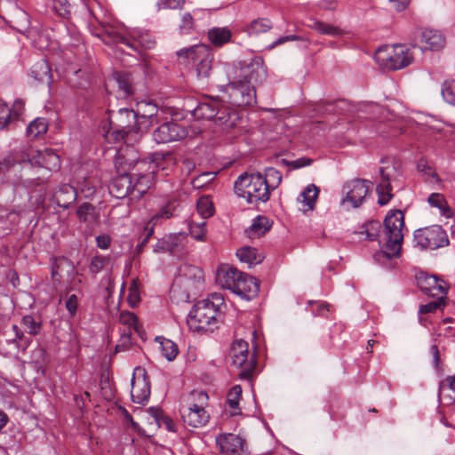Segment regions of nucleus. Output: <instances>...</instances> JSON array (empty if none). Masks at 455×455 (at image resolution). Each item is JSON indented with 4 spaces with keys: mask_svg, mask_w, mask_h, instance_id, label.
I'll return each instance as SVG.
<instances>
[{
    "mask_svg": "<svg viewBox=\"0 0 455 455\" xmlns=\"http://www.w3.org/2000/svg\"><path fill=\"white\" fill-rule=\"evenodd\" d=\"M148 130V125L143 126L135 111L124 108L108 112V127L104 136L109 143L123 141L128 145L139 141L141 134Z\"/></svg>",
    "mask_w": 455,
    "mask_h": 455,
    "instance_id": "nucleus-1",
    "label": "nucleus"
},
{
    "mask_svg": "<svg viewBox=\"0 0 455 455\" xmlns=\"http://www.w3.org/2000/svg\"><path fill=\"white\" fill-rule=\"evenodd\" d=\"M224 298L212 293L207 299L197 301L187 318L188 328L195 332L213 331L220 317Z\"/></svg>",
    "mask_w": 455,
    "mask_h": 455,
    "instance_id": "nucleus-2",
    "label": "nucleus"
},
{
    "mask_svg": "<svg viewBox=\"0 0 455 455\" xmlns=\"http://www.w3.org/2000/svg\"><path fill=\"white\" fill-rule=\"evenodd\" d=\"M99 24L100 28L96 35L105 44H122L139 53L141 50L152 49L156 44L154 36L148 31L136 28L124 35L116 25L105 21H100Z\"/></svg>",
    "mask_w": 455,
    "mask_h": 455,
    "instance_id": "nucleus-3",
    "label": "nucleus"
},
{
    "mask_svg": "<svg viewBox=\"0 0 455 455\" xmlns=\"http://www.w3.org/2000/svg\"><path fill=\"white\" fill-rule=\"evenodd\" d=\"M404 215L402 211H390L384 220V230L379 241L381 251L377 257L399 258L403 240Z\"/></svg>",
    "mask_w": 455,
    "mask_h": 455,
    "instance_id": "nucleus-4",
    "label": "nucleus"
},
{
    "mask_svg": "<svg viewBox=\"0 0 455 455\" xmlns=\"http://www.w3.org/2000/svg\"><path fill=\"white\" fill-rule=\"evenodd\" d=\"M192 116L196 119L212 120L217 125L233 128L239 121L235 110L230 109L220 103L217 99L208 98L201 101L191 110Z\"/></svg>",
    "mask_w": 455,
    "mask_h": 455,
    "instance_id": "nucleus-5",
    "label": "nucleus"
},
{
    "mask_svg": "<svg viewBox=\"0 0 455 455\" xmlns=\"http://www.w3.org/2000/svg\"><path fill=\"white\" fill-rule=\"evenodd\" d=\"M234 190L237 196L244 198L248 204L266 203L270 197L268 187L259 172L239 175L234 183Z\"/></svg>",
    "mask_w": 455,
    "mask_h": 455,
    "instance_id": "nucleus-6",
    "label": "nucleus"
},
{
    "mask_svg": "<svg viewBox=\"0 0 455 455\" xmlns=\"http://www.w3.org/2000/svg\"><path fill=\"white\" fill-rule=\"evenodd\" d=\"M228 84L222 85L220 91L228 95V102L237 107L250 106L256 101V91L248 81L237 75H230Z\"/></svg>",
    "mask_w": 455,
    "mask_h": 455,
    "instance_id": "nucleus-7",
    "label": "nucleus"
},
{
    "mask_svg": "<svg viewBox=\"0 0 455 455\" xmlns=\"http://www.w3.org/2000/svg\"><path fill=\"white\" fill-rule=\"evenodd\" d=\"M230 356L232 365L239 369L238 376L242 379H251L257 366L255 354L249 353V345L243 339H237L233 342Z\"/></svg>",
    "mask_w": 455,
    "mask_h": 455,
    "instance_id": "nucleus-8",
    "label": "nucleus"
},
{
    "mask_svg": "<svg viewBox=\"0 0 455 455\" xmlns=\"http://www.w3.org/2000/svg\"><path fill=\"white\" fill-rule=\"evenodd\" d=\"M179 58L191 60L196 65V76L199 79H206L212 69V53L205 44H196L188 48H183L177 52Z\"/></svg>",
    "mask_w": 455,
    "mask_h": 455,
    "instance_id": "nucleus-9",
    "label": "nucleus"
},
{
    "mask_svg": "<svg viewBox=\"0 0 455 455\" xmlns=\"http://www.w3.org/2000/svg\"><path fill=\"white\" fill-rule=\"evenodd\" d=\"M375 59L390 70H399L406 68L413 61V55L408 47L397 44L379 49Z\"/></svg>",
    "mask_w": 455,
    "mask_h": 455,
    "instance_id": "nucleus-10",
    "label": "nucleus"
},
{
    "mask_svg": "<svg viewBox=\"0 0 455 455\" xmlns=\"http://www.w3.org/2000/svg\"><path fill=\"white\" fill-rule=\"evenodd\" d=\"M228 76L237 75L243 81H248L250 84L262 83L267 76V67L261 56H254L249 62H240V66H232L227 68Z\"/></svg>",
    "mask_w": 455,
    "mask_h": 455,
    "instance_id": "nucleus-11",
    "label": "nucleus"
},
{
    "mask_svg": "<svg viewBox=\"0 0 455 455\" xmlns=\"http://www.w3.org/2000/svg\"><path fill=\"white\" fill-rule=\"evenodd\" d=\"M413 242L421 249L435 250L449 244L445 230L439 225L417 229Z\"/></svg>",
    "mask_w": 455,
    "mask_h": 455,
    "instance_id": "nucleus-12",
    "label": "nucleus"
},
{
    "mask_svg": "<svg viewBox=\"0 0 455 455\" xmlns=\"http://www.w3.org/2000/svg\"><path fill=\"white\" fill-rule=\"evenodd\" d=\"M197 395L201 404L191 403L188 407H183L181 417L185 424L192 427H202L205 426L210 419L209 413L204 408V403L208 400V395L205 392H193L192 395Z\"/></svg>",
    "mask_w": 455,
    "mask_h": 455,
    "instance_id": "nucleus-13",
    "label": "nucleus"
},
{
    "mask_svg": "<svg viewBox=\"0 0 455 455\" xmlns=\"http://www.w3.org/2000/svg\"><path fill=\"white\" fill-rule=\"evenodd\" d=\"M180 271L178 282L185 289L186 299H188L191 295H196L204 286L203 270L196 266L183 265Z\"/></svg>",
    "mask_w": 455,
    "mask_h": 455,
    "instance_id": "nucleus-14",
    "label": "nucleus"
},
{
    "mask_svg": "<svg viewBox=\"0 0 455 455\" xmlns=\"http://www.w3.org/2000/svg\"><path fill=\"white\" fill-rule=\"evenodd\" d=\"M371 186L372 183L367 180L355 179L347 182L343 188L346 197L342 202H348L355 208L359 207L371 192Z\"/></svg>",
    "mask_w": 455,
    "mask_h": 455,
    "instance_id": "nucleus-15",
    "label": "nucleus"
},
{
    "mask_svg": "<svg viewBox=\"0 0 455 455\" xmlns=\"http://www.w3.org/2000/svg\"><path fill=\"white\" fill-rule=\"evenodd\" d=\"M150 382L145 369L137 367L132 378L131 397L133 403H145L150 396Z\"/></svg>",
    "mask_w": 455,
    "mask_h": 455,
    "instance_id": "nucleus-16",
    "label": "nucleus"
},
{
    "mask_svg": "<svg viewBox=\"0 0 455 455\" xmlns=\"http://www.w3.org/2000/svg\"><path fill=\"white\" fill-rule=\"evenodd\" d=\"M187 136V129L175 122L164 123L153 132V140L158 144L180 140Z\"/></svg>",
    "mask_w": 455,
    "mask_h": 455,
    "instance_id": "nucleus-17",
    "label": "nucleus"
},
{
    "mask_svg": "<svg viewBox=\"0 0 455 455\" xmlns=\"http://www.w3.org/2000/svg\"><path fill=\"white\" fill-rule=\"evenodd\" d=\"M419 290L429 297L446 298L448 287L443 280H439L434 275L421 273L417 276Z\"/></svg>",
    "mask_w": 455,
    "mask_h": 455,
    "instance_id": "nucleus-18",
    "label": "nucleus"
},
{
    "mask_svg": "<svg viewBox=\"0 0 455 455\" xmlns=\"http://www.w3.org/2000/svg\"><path fill=\"white\" fill-rule=\"evenodd\" d=\"M220 451L224 455H243L245 441L234 434L220 435L216 438Z\"/></svg>",
    "mask_w": 455,
    "mask_h": 455,
    "instance_id": "nucleus-19",
    "label": "nucleus"
},
{
    "mask_svg": "<svg viewBox=\"0 0 455 455\" xmlns=\"http://www.w3.org/2000/svg\"><path fill=\"white\" fill-rule=\"evenodd\" d=\"M109 194L117 199L124 198L128 196L132 199V177L129 173H119L113 178L108 186Z\"/></svg>",
    "mask_w": 455,
    "mask_h": 455,
    "instance_id": "nucleus-20",
    "label": "nucleus"
},
{
    "mask_svg": "<svg viewBox=\"0 0 455 455\" xmlns=\"http://www.w3.org/2000/svg\"><path fill=\"white\" fill-rule=\"evenodd\" d=\"M259 291V283L257 279L251 275L243 273L241 278L236 280L232 291L241 298L251 300L254 299Z\"/></svg>",
    "mask_w": 455,
    "mask_h": 455,
    "instance_id": "nucleus-21",
    "label": "nucleus"
},
{
    "mask_svg": "<svg viewBox=\"0 0 455 455\" xmlns=\"http://www.w3.org/2000/svg\"><path fill=\"white\" fill-rule=\"evenodd\" d=\"M380 180L379 181L376 191L379 196L378 204L379 205L387 204L393 197L392 187L390 183L391 173L388 172V167L379 168Z\"/></svg>",
    "mask_w": 455,
    "mask_h": 455,
    "instance_id": "nucleus-22",
    "label": "nucleus"
},
{
    "mask_svg": "<svg viewBox=\"0 0 455 455\" xmlns=\"http://www.w3.org/2000/svg\"><path fill=\"white\" fill-rule=\"evenodd\" d=\"M77 198L76 188L68 184H63L59 187L53 195L55 204L63 209H68Z\"/></svg>",
    "mask_w": 455,
    "mask_h": 455,
    "instance_id": "nucleus-23",
    "label": "nucleus"
},
{
    "mask_svg": "<svg viewBox=\"0 0 455 455\" xmlns=\"http://www.w3.org/2000/svg\"><path fill=\"white\" fill-rule=\"evenodd\" d=\"M420 42L425 44L424 47L431 51H438L445 44V36L443 34L435 29L425 28L421 31Z\"/></svg>",
    "mask_w": 455,
    "mask_h": 455,
    "instance_id": "nucleus-24",
    "label": "nucleus"
},
{
    "mask_svg": "<svg viewBox=\"0 0 455 455\" xmlns=\"http://www.w3.org/2000/svg\"><path fill=\"white\" fill-rule=\"evenodd\" d=\"M242 275L243 272L238 271L235 267L224 266L218 269L217 279L222 287L232 291L236 280H239Z\"/></svg>",
    "mask_w": 455,
    "mask_h": 455,
    "instance_id": "nucleus-25",
    "label": "nucleus"
},
{
    "mask_svg": "<svg viewBox=\"0 0 455 455\" xmlns=\"http://www.w3.org/2000/svg\"><path fill=\"white\" fill-rule=\"evenodd\" d=\"M137 176L136 181H132V199L139 200L148 192L153 184V172L144 174H133Z\"/></svg>",
    "mask_w": 455,
    "mask_h": 455,
    "instance_id": "nucleus-26",
    "label": "nucleus"
},
{
    "mask_svg": "<svg viewBox=\"0 0 455 455\" xmlns=\"http://www.w3.org/2000/svg\"><path fill=\"white\" fill-rule=\"evenodd\" d=\"M236 256L240 261L248 264L249 267L261 263L265 259L263 252H260L257 248L251 246H244L238 249Z\"/></svg>",
    "mask_w": 455,
    "mask_h": 455,
    "instance_id": "nucleus-27",
    "label": "nucleus"
},
{
    "mask_svg": "<svg viewBox=\"0 0 455 455\" xmlns=\"http://www.w3.org/2000/svg\"><path fill=\"white\" fill-rule=\"evenodd\" d=\"M164 236L169 253L176 255L183 251L187 241V234L185 232L172 233Z\"/></svg>",
    "mask_w": 455,
    "mask_h": 455,
    "instance_id": "nucleus-28",
    "label": "nucleus"
},
{
    "mask_svg": "<svg viewBox=\"0 0 455 455\" xmlns=\"http://www.w3.org/2000/svg\"><path fill=\"white\" fill-rule=\"evenodd\" d=\"M180 204L176 200L168 201L154 216L149 224L156 225L159 220H168L178 214Z\"/></svg>",
    "mask_w": 455,
    "mask_h": 455,
    "instance_id": "nucleus-29",
    "label": "nucleus"
},
{
    "mask_svg": "<svg viewBox=\"0 0 455 455\" xmlns=\"http://www.w3.org/2000/svg\"><path fill=\"white\" fill-rule=\"evenodd\" d=\"M270 228L269 220L266 216L259 215L252 220L251 225L245 230V233L250 238H252L264 235Z\"/></svg>",
    "mask_w": 455,
    "mask_h": 455,
    "instance_id": "nucleus-30",
    "label": "nucleus"
},
{
    "mask_svg": "<svg viewBox=\"0 0 455 455\" xmlns=\"http://www.w3.org/2000/svg\"><path fill=\"white\" fill-rule=\"evenodd\" d=\"M30 74L39 82L50 84L52 81L51 68L44 59L39 60L32 66Z\"/></svg>",
    "mask_w": 455,
    "mask_h": 455,
    "instance_id": "nucleus-31",
    "label": "nucleus"
},
{
    "mask_svg": "<svg viewBox=\"0 0 455 455\" xmlns=\"http://www.w3.org/2000/svg\"><path fill=\"white\" fill-rule=\"evenodd\" d=\"M39 158L42 167L49 171L56 172L60 167V156L52 149L45 148L43 152H40Z\"/></svg>",
    "mask_w": 455,
    "mask_h": 455,
    "instance_id": "nucleus-32",
    "label": "nucleus"
},
{
    "mask_svg": "<svg viewBox=\"0 0 455 455\" xmlns=\"http://www.w3.org/2000/svg\"><path fill=\"white\" fill-rule=\"evenodd\" d=\"M76 216L81 222L92 225L98 220L99 214L90 203H83L76 210Z\"/></svg>",
    "mask_w": 455,
    "mask_h": 455,
    "instance_id": "nucleus-33",
    "label": "nucleus"
},
{
    "mask_svg": "<svg viewBox=\"0 0 455 455\" xmlns=\"http://www.w3.org/2000/svg\"><path fill=\"white\" fill-rule=\"evenodd\" d=\"M138 112L140 121L143 122V126L148 125V128L153 124L156 120L157 108L151 103H141L139 107Z\"/></svg>",
    "mask_w": 455,
    "mask_h": 455,
    "instance_id": "nucleus-34",
    "label": "nucleus"
},
{
    "mask_svg": "<svg viewBox=\"0 0 455 455\" xmlns=\"http://www.w3.org/2000/svg\"><path fill=\"white\" fill-rule=\"evenodd\" d=\"M72 262L65 257L56 258L52 265V278L54 283H60L61 282V272L64 269L73 270Z\"/></svg>",
    "mask_w": 455,
    "mask_h": 455,
    "instance_id": "nucleus-35",
    "label": "nucleus"
},
{
    "mask_svg": "<svg viewBox=\"0 0 455 455\" xmlns=\"http://www.w3.org/2000/svg\"><path fill=\"white\" fill-rule=\"evenodd\" d=\"M129 153H132V150H128L126 154L119 153L115 159V167L118 173H124L125 168V173L136 165L145 164L143 161L135 159H129L127 156Z\"/></svg>",
    "mask_w": 455,
    "mask_h": 455,
    "instance_id": "nucleus-36",
    "label": "nucleus"
},
{
    "mask_svg": "<svg viewBox=\"0 0 455 455\" xmlns=\"http://www.w3.org/2000/svg\"><path fill=\"white\" fill-rule=\"evenodd\" d=\"M231 36L232 33L227 28H213L208 32V38L215 46H222L230 41Z\"/></svg>",
    "mask_w": 455,
    "mask_h": 455,
    "instance_id": "nucleus-37",
    "label": "nucleus"
},
{
    "mask_svg": "<svg viewBox=\"0 0 455 455\" xmlns=\"http://www.w3.org/2000/svg\"><path fill=\"white\" fill-rule=\"evenodd\" d=\"M273 27V23L267 18H258L250 22L246 26L245 31L250 35L258 36L262 33H267Z\"/></svg>",
    "mask_w": 455,
    "mask_h": 455,
    "instance_id": "nucleus-38",
    "label": "nucleus"
},
{
    "mask_svg": "<svg viewBox=\"0 0 455 455\" xmlns=\"http://www.w3.org/2000/svg\"><path fill=\"white\" fill-rule=\"evenodd\" d=\"M156 341L160 344L162 355L168 361H172L179 354L178 345L171 339L156 337Z\"/></svg>",
    "mask_w": 455,
    "mask_h": 455,
    "instance_id": "nucleus-39",
    "label": "nucleus"
},
{
    "mask_svg": "<svg viewBox=\"0 0 455 455\" xmlns=\"http://www.w3.org/2000/svg\"><path fill=\"white\" fill-rule=\"evenodd\" d=\"M427 202L431 206L438 208L440 210L441 214L445 216L446 218H450L451 216V209L449 207L448 203L443 195L439 193H432L428 196Z\"/></svg>",
    "mask_w": 455,
    "mask_h": 455,
    "instance_id": "nucleus-40",
    "label": "nucleus"
},
{
    "mask_svg": "<svg viewBox=\"0 0 455 455\" xmlns=\"http://www.w3.org/2000/svg\"><path fill=\"white\" fill-rule=\"evenodd\" d=\"M116 84L118 87L119 96L127 98L133 92L132 79L129 74L120 73L116 76Z\"/></svg>",
    "mask_w": 455,
    "mask_h": 455,
    "instance_id": "nucleus-41",
    "label": "nucleus"
},
{
    "mask_svg": "<svg viewBox=\"0 0 455 455\" xmlns=\"http://www.w3.org/2000/svg\"><path fill=\"white\" fill-rule=\"evenodd\" d=\"M242 396V387L239 385H235L230 388L227 395V403L228 407L233 411V415L239 414V401Z\"/></svg>",
    "mask_w": 455,
    "mask_h": 455,
    "instance_id": "nucleus-42",
    "label": "nucleus"
},
{
    "mask_svg": "<svg viewBox=\"0 0 455 455\" xmlns=\"http://www.w3.org/2000/svg\"><path fill=\"white\" fill-rule=\"evenodd\" d=\"M262 175L269 192L275 189L282 182V173L273 167L266 168L265 173Z\"/></svg>",
    "mask_w": 455,
    "mask_h": 455,
    "instance_id": "nucleus-43",
    "label": "nucleus"
},
{
    "mask_svg": "<svg viewBox=\"0 0 455 455\" xmlns=\"http://www.w3.org/2000/svg\"><path fill=\"white\" fill-rule=\"evenodd\" d=\"M319 193L318 188L310 184L301 192L302 202L307 207V210H313Z\"/></svg>",
    "mask_w": 455,
    "mask_h": 455,
    "instance_id": "nucleus-44",
    "label": "nucleus"
},
{
    "mask_svg": "<svg viewBox=\"0 0 455 455\" xmlns=\"http://www.w3.org/2000/svg\"><path fill=\"white\" fill-rule=\"evenodd\" d=\"M310 27L322 35L331 36H339L342 35V30L339 28L320 20H314Z\"/></svg>",
    "mask_w": 455,
    "mask_h": 455,
    "instance_id": "nucleus-45",
    "label": "nucleus"
},
{
    "mask_svg": "<svg viewBox=\"0 0 455 455\" xmlns=\"http://www.w3.org/2000/svg\"><path fill=\"white\" fill-rule=\"evenodd\" d=\"M48 124L44 118H36L27 128V134L33 138H38L47 132Z\"/></svg>",
    "mask_w": 455,
    "mask_h": 455,
    "instance_id": "nucleus-46",
    "label": "nucleus"
},
{
    "mask_svg": "<svg viewBox=\"0 0 455 455\" xmlns=\"http://www.w3.org/2000/svg\"><path fill=\"white\" fill-rule=\"evenodd\" d=\"M438 395H447L451 400H455V375L448 376L440 382Z\"/></svg>",
    "mask_w": 455,
    "mask_h": 455,
    "instance_id": "nucleus-47",
    "label": "nucleus"
},
{
    "mask_svg": "<svg viewBox=\"0 0 455 455\" xmlns=\"http://www.w3.org/2000/svg\"><path fill=\"white\" fill-rule=\"evenodd\" d=\"M441 93L447 103L455 106V79L444 81L442 84Z\"/></svg>",
    "mask_w": 455,
    "mask_h": 455,
    "instance_id": "nucleus-48",
    "label": "nucleus"
},
{
    "mask_svg": "<svg viewBox=\"0 0 455 455\" xmlns=\"http://www.w3.org/2000/svg\"><path fill=\"white\" fill-rule=\"evenodd\" d=\"M197 212L204 218H209L214 213V207L212 202L208 197H201L197 201L196 205Z\"/></svg>",
    "mask_w": 455,
    "mask_h": 455,
    "instance_id": "nucleus-49",
    "label": "nucleus"
},
{
    "mask_svg": "<svg viewBox=\"0 0 455 455\" xmlns=\"http://www.w3.org/2000/svg\"><path fill=\"white\" fill-rule=\"evenodd\" d=\"M435 298L436 299V300L419 306V315L435 313L437 309H440V308H443L445 307L446 298H442V297H435Z\"/></svg>",
    "mask_w": 455,
    "mask_h": 455,
    "instance_id": "nucleus-50",
    "label": "nucleus"
},
{
    "mask_svg": "<svg viewBox=\"0 0 455 455\" xmlns=\"http://www.w3.org/2000/svg\"><path fill=\"white\" fill-rule=\"evenodd\" d=\"M20 323L30 335H36L40 331L41 323L36 321L30 315H24Z\"/></svg>",
    "mask_w": 455,
    "mask_h": 455,
    "instance_id": "nucleus-51",
    "label": "nucleus"
},
{
    "mask_svg": "<svg viewBox=\"0 0 455 455\" xmlns=\"http://www.w3.org/2000/svg\"><path fill=\"white\" fill-rule=\"evenodd\" d=\"M12 123L11 108L6 102L0 100V130H3Z\"/></svg>",
    "mask_w": 455,
    "mask_h": 455,
    "instance_id": "nucleus-52",
    "label": "nucleus"
},
{
    "mask_svg": "<svg viewBox=\"0 0 455 455\" xmlns=\"http://www.w3.org/2000/svg\"><path fill=\"white\" fill-rule=\"evenodd\" d=\"M189 234L194 239L197 241H204L206 236L205 221L201 223H190Z\"/></svg>",
    "mask_w": 455,
    "mask_h": 455,
    "instance_id": "nucleus-53",
    "label": "nucleus"
},
{
    "mask_svg": "<svg viewBox=\"0 0 455 455\" xmlns=\"http://www.w3.org/2000/svg\"><path fill=\"white\" fill-rule=\"evenodd\" d=\"M195 21L190 12H185L181 16V22L179 26L181 34H188L194 29Z\"/></svg>",
    "mask_w": 455,
    "mask_h": 455,
    "instance_id": "nucleus-54",
    "label": "nucleus"
},
{
    "mask_svg": "<svg viewBox=\"0 0 455 455\" xmlns=\"http://www.w3.org/2000/svg\"><path fill=\"white\" fill-rule=\"evenodd\" d=\"M53 9L62 18H67L70 14L71 5L68 0H52Z\"/></svg>",
    "mask_w": 455,
    "mask_h": 455,
    "instance_id": "nucleus-55",
    "label": "nucleus"
},
{
    "mask_svg": "<svg viewBox=\"0 0 455 455\" xmlns=\"http://www.w3.org/2000/svg\"><path fill=\"white\" fill-rule=\"evenodd\" d=\"M119 322L126 325L128 328H134V330H138L137 326V316L129 311H122L119 315Z\"/></svg>",
    "mask_w": 455,
    "mask_h": 455,
    "instance_id": "nucleus-56",
    "label": "nucleus"
},
{
    "mask_svg": "<svg viewBox=\"0 0 455 455\" xmlns=\"http://www.w3.org/2000/svg\"><path fill=\"white\" fill-rule=\"evenodd\" d=\"M215 177L214 172H203L197 177L194 178L191 181L195 188H201L210 183Z\"/></svg>",
    "mask_w": 455,
    "mask_h": 455,
    "instance_id": "nucleus-57",
    "label": "nucleus"
},
{
    "mask_svg": "<svg viewBox=\"0 0 455 455\" xmlns=\"http://www.w3.org/2000/svg\"><path fill=\"white\" fill-rule=\"evenodd\" d=\"M108 262V258L104 256H95L92 259L89 269L92 274L100 273L105 265Z\"/></svg>",
    "mask_w": 455,
    "mask_h": 455,
    "instance_id": "nucleus-58",
    "label": "nucleus"
},
{
    "mask_svg": "<svg viewBox=\"0 0 455 455\" xmlns=\"http://www.w3.org/2000/svg\"><path fill=\"white\" fill-rule=\"evenodd\" d=\"M185 1L186 0H158L156 6L159 10H178L183 7Z\"/></svg>",
    "mask_w": 455,
    "mask_h": 455,
    "instance_id": "nucleus-59",
    "label": "nucleus"
},
{
    "mask_svg": "<svg viewBox=\"0 0 455 455\" xmlns=\"http://www.w3.org/2000/svg\"><path fill=\"white\" fill-rule=\"evenodd\" d=\"M33 358L35 363L40 367L46 365L49 362L48 354L42 347H38L34 350Z\"/></svg>",
    "mask_w": 455,
    "mask_h": 455,
    "instance_id": "nucleus-60",
    "label": "nucleus"
},
{
    "mask_svg": "<svg viewBox=\"0 0 455 455\" xmlns=\"http://www.w3.org/2000/svg\"><path fill=\"white\" fill-rule=\"evenodd\" d=\"M311 311L314 315L325 316L329 312V304L325 302L309 301Z\"/></svg>",
    "mask_w": 455,
    "mask_h": 455,
    "instance_id": "nucleus-61",
    "label": "nucleus"
},
{
    "mask_svg": "<svg viewBox=\"0 0 455 455\" xmlns=\"http://www.w3.org/2000/svg\"><path fill=\"white\" fill-rule=\"evenodd\" d=\"M17 159L13 154L10 153L0 160V172H7L11 167L14 166Z\"/></svg>",
    "mask_w": 455,
    "mask_h": 455,
    "instance_id": "nucleus-62",
    "label": "nucleus"
},
{
    "mask_svg": "<svg viewBox=\"0 0 455 455\" xmlns=\"http://www.w3.org/2000/svg\"><path fill=\"white\" fill-rule=\"evenodd\" d=\"M282 162L285 165L291 166L293 169H299V168H302V167L310 165L312 163V159L307 158V157H300V158H298L291 162L283 159Z\"/></svg>",
    "mask_w": 455,
    "mask_h": 455,
    "instance_id": "nucleus-63",
    "label": "nucleus"
},
{
    "mask_svg": "<svg viewBox=\"0 0 455 455\" xmlns=\"http://www.w3.org/2000/svg\"><path fill=\"white\" fill-rule=\"evenodd\" d=\"M11 341L15 343L17 347L22 350H25L30 344V339L25 337L22 331L16 334Z\"/></svg>",
    "mask_w": 455,
    "mask_h": 455,
    "instance_id": "nucleus-64",
    "label": "nucleus"
}]
</instances>
